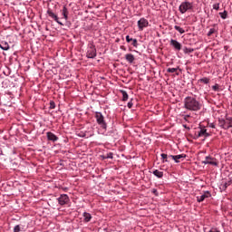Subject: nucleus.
<instances>
[{"label": "nucleus", "instance_id": "obj_1", "mask_svg": "<svg viewBox=\"0 0 232 232\" xmlns=\"http://www.w3.org/2000/svg\"><path fill=\"white\" fill-rule=\"evenodd\" d=\"M184 106L187 110H189L190 111H198V110L202 108L200 102L197 101V99L191 96L185 98Z\"/></svg>", "mask_w": 232, "mask_h": 232}, {"label": "nucleus", "instance_id": "obj_2", "mask_svg": "<svg viewBox=\"0 0 232 232\" xmlns=\"http://www.w3.org/2000/svg\"><path fill=\"white\" fill-rule=\"evenodd\" d=\"M218 125L220 126V128H223V130H229V128H232V118H218Z\"/></svg>", "mask_w": 232, "mask_h": 232}, {"label": "nucleus", "instance_id": "obj_3", "mask_svg": "<svg viewBox=\"0 0 232 232\" xmlns=\"http://www.w3.org/2000/svg\"><path fill=\"white\" fill-rule=\"evenodd\" d=\"M189 10H193V3L185 1L182 2L179 6V11L180 14H186V12H189Z\"/></svg>", "mask_w": 232, "mask_h": 232}, {"label": "nucleus", "instance_id": "obj_4", "mask_svg": "<svg viewBox=\"0 0 232 232\" xmlns=\"http://www.w3.org/2000/svg\"><path fill=\"white\" fill-rule=\"evenodd\" d=\"M198 132L195 133V139H200V137H204L205 139H208V137H211V134L208 132V130L206 127H202V125L199 124Z\"/></svg>", "mask_w": 232, "mask_h": 232}, {"label": "nucleus", "instance_id": "obj_5", "mask_svg": "<svg viewBox=\"0 0 232 232\" xmlns=\"http://www.w3.org/2000/svg\"><path fill=\"white\" fill-rule=\"evenodd\" d=\"M86 57H88V59H95V57H97V49H95V45L92 44H89L87 48Z\"/></svg>", "mask_w": 232, "mask_h": 232}, {"label": "nucleus", "instance_id": "obj_6", "mask_svg": "<svg viewBox=\"0 0 232 232\" xmlns=\"http://www.w3.org/2000/svg\"><path fill=\"white\" fill-rule=\"evenodd\" d=\"M202 164H205V165L209 164L210 166H215L216 168H218V161L217 160L216 158H213L211 156H207L205 158V160L202 161Z\"/></svg>", "mask_w": 232, "mask_h": 232}, {"label": "nucleus", "instance_id": "obj_7", "mask_svg": "<svg viewBox=\"0 0 232 232\" xmlns=\"http://www.w3.org/2000/svg\"><path fill=\"white\" fill-rule=\"evenodd\" d=\"M148 26H150V22L146 18H140L138 21V28L140 32H142V30H144V28H148Z\"/></svg>", "mask_w": 232, "mask_h": 232}, {"label": "nucleus", "instance_id": "obj_8", "mask_svg": "<svg viewBox=\"0 0 232 232\" xmlns=\"http://www.w3.org/2000/svg\"><path fill=\"white\" fill-rule=\"evenodd\" d=\"M58 204H60V206H66V204H68V202H70V197H68L67 194H62L58 198Z\"/></svg>", "mask_w": 232, "mask_h": 232}, {"label": "nucleus", "instance_id": "obj_9", "mask_svg": "<svg viewBox=\"0 0 232 232\" xmlns=\"http://www.w3.org/2000/svg\"><path fill=\"white\" fill-rule=\"evenodd\" d=\"M169 159H172V160L175 161L176 164H179L180 160H184V159H186V154L169 155Z\"/></svg>", "mask_w": 232, "mask_h": 232}, {"label": "nucleus", "instance_id": "obj_10", "mask_svg": "<svg viewBox=\"0 0 232 232\" xmlns=\"http://www.w3.org/2000/svg\"><path fill=\"white\" fill-rule=\"evenodd\" d=\"M170 46H172L174 48V50H176L177 52H180V50H182V44H180V43L177 40H173L171 39L169 42Z\"/></svg>", "mask_w": 232, "mask_h": 232}, {"label": "nucleus", "instance_id": "obj_11", "mask_svg": "<svg viewBox=\"0 0 232 232\" xmlns=\"http://www.w3.org/2000/svg\"><path fill=\"white\" fill-rule=\"evenodd\" d=\"M211 198V192L207 190V191H204V193L201 196L197 197V201L204 202V200H206V198Z\"/></svg>", "mask_w": 232, "mask_h": 232}, {"label": "nucleus", "instance_id": "obj_12", "mask_svg": "<svg viewBox=\"0 0 232 232\" xmlns=\"http://www.w3.org/2000/svg\"><path fill=\"white\" fill-rule=\"evenodd\" d=\"M47 14H48L49 17H52V19H53L55 21V23L60 24V26H64V24H63L61 21H59V17L52 10H48Z\"/></svg>", "mask_w": 232, "mask_h": 232}, {"label": "nucleus", "instance_id": "obj_13", "mask_svg": "<svg viewBox=\"0 0 232 232\" xmlns=\"http://www.w3.org/2000/svg\"><path fill=\"white\" fill-rule=\"evenodd\" d=\"M46 137L48 140H51L52 142H57V140H59V138L55 134L50 131L46 132Z\"/></svg>", "mask_w": 232, "mask_h": 232}, {"label": "nucleus", "instance_id": "obj_14", "mask_svg": "<svg viewBox=\"0 0 232 232\" xmlns=\"http://www.w3.org/2000/svg\"><path fill=\"white\" fill-rule=\"evenodd\" d=\"M97 122L98 124H100L101 128H102V130H106V128H108L107 124H106V121H104V117H97Z\"/></svg>", "mask_w": 232, "mask_h": 232}, {"label": "nucleus", "instance_id": "obj_15", "mask_svg": "<svg viewBox=\"0 0 232 232\" xmlns=\"http://www.w3.org/2000/svg\"><path fill=\"white\" fill-rule=\"evenodd\" d=\"M0 48L2 50H10V44H8V42L2 40L0 41Z\"/></svg>", "mask_w": 232, "mask_h": 232}, {"label": "nucleus", "instance_id": "obj_16", "mask_svg": "<svg viewBox=\"0 0 232 232\" xmlns=\"http://www.w3.org/2000/svg\"><path fill=\"white\" fill-rule=\"evenodd\" d=\"M125 59L130 64H132V63L135 61V56L131 53H127L125 54Z\"/></svg>", "mask_w": 232, "mask_h": 232}, {"label": "nucleus", "instance_id": "obj_17", "mask_svg": "<svg viewBox=\"0 0 232 232\" xmlns=\"http://www.w3.org/2000/svg\"><path fill=\"white\" fill-rule=\"evenodd\" d=\"M152 174L154 177H157V179H162V177H164V172L159 169H154Z\"/></svg>", "mask_w": 232, "mask_h": 232}, {"label": "nucleus", "instance_id": "obj_18", "mask_svg": "<svg viewBox=\"0 0 232 232\" xmlns=\"http://www.w3.org/2000/svg\"><path fill=\"white\" fill-rule=\"evenodd\" d=\"M62 14L63 16V19H65V21H68V8L66 7V5H63Z\"/></svg>", "mask_w": 232, "mask_h": 232}, {"label": "nucleus", "instance_id": "obj_19", "mask_svg": "<svg viewBox=\"0 0 232 232\" xmlns=\"http://www.w3.org/2000/svg\"><path fill=\"white\" fill-rule=\"evenodd\" d=\"M82 217H83L84 222H90V220H92V214L88 212H84Z\"/></svg>", "mask_w": 232, "mask_h": 232}, {"label": "nucleus", "instance_id": "obj_20", "mask_svg": "<svg viewBox=\"0 0 232 232\" xmlns=\"http://www.w3.org/2000/svg\"><path fill=\"white\" fill-rule=\"evenodd\" d=\"M174 30H176L177 32H179V34H185L186 31L184 30V28L179 26V25H175L174 26Z\"/></svg>", "mask_w": 232, "mask_h": 232}, {"label": "nucleus", "instance_id": "obj_21", "mask_svg": "<svg viewBox=\"0 0 232 232\" xmlns=\"http://www.w3.org/2000/svg\"><path fill=\"white\" fill-rule=\"evenodd\" d=\"M121 93L122 95V101H128V92L126 91H121Z\"/></svg>", "mask_w": 232, "mask_h": 232}, {"label": "nucleus", "instance_id": "obj_22", "mask_svg": "<svg viewBox=\"0 0 232 232\" xmlns=\"http://www.w3.org/2000/svg\"><path fill=\"white\" fill-rule=\"evenodd\" d=\"M21 231H24V230L22 227H20V225L14 226V232H21Z\"/></svg>", "mask_w": 232, "mask_h": 232}, {"label": "nucleus", "instance_id": "obj_23", "mask_svg": "<svg viewBox=\"0 0 232 232\" xmlns=\"http://www.w3.org/2000/svg\"><path fill=\"white\" fill-rule=\"evenodd\" d=\"M219 15H220L221 19H227V11L219 13Z\"/></svg>", "mask_w": 232, "mask_h": 232}, {"label": "nucleus", "instance_id": "obj_24", "mask_svg": "<svg viewBox=\"0 0 232 232\" xmlns=\"http://www.w3.org/2000/svg\"><path fill=\"white\" fill-rule=\"evenodd\" d=\"M200 82H203L204 84H209V79L207 77L201 78Z\"/></svg>", "mask_w": 232, "mask_h": 232}, {"label": "nucleus", "instance_id": "obj_25", "mask_svg": "<svg viewBox=\"0 0 232 232\" xmlns=\"http://www.w3.org/2000/svg\"><path fill=\"white\" fill-rule=\"evenodd\" d=\"M215 32H217V30L215 28H210L208 33V37H211V35H213V34H215Z\"/></svg>", "mask_w": 232, "mask_h": 232}, {"label": "nucleus", "instance_id": "obj_26", "mask_svg": "<svg viewBox=\"0 0 232 232\" xmlns=\"http://www.w3.org/2000/svg\"><path fill=\"white\" fill-rule=\"evenodd\" d=\"M160 157H161V159H162V162H163V163H164V162H168V154L162 153V154L160 155Z\"/></svg>", "mask_w": 232, "mask_h": 232}, {"label": "nucleus", "instance_id": "obj_27", "mask_svg": "<svg viewBox=\"0 0 232 232\" xmlns=\"http://www.w3.org/2000/svg\"><path fill=\"white\" fill-rule=\"evenodd\" d=\"M50 110H55V102L51 101L49 103Z\"/></svg>", "mask_w": 232, "mask_h": 232}, {"label": "nucleus", "instance_id": "obj_28", "mask_svg": "<svg viewBox=\"0 0 232 232\" xmlns=\"http://www.w3.org/2000/svg\"><path fill=\"white\" fill-rule=\"evenodd\" d=\"M179 70L178 68H169L167 69L168 73H175Z\"/></svg>", "mask_w": 232, "mask_h": 232}, {"label": "nucleus", "instance_id": "obj_29", "mask_svg": "<svg viewBox=\"0 0 232 232\" xmlns=\"http://www.w3.org/2000/svg\"><path fill=\"white\" fill-rule=\"evenodd\" d=\"M212 6H213V10H219L220 9V3H216Z\"/></svg>", "mask_w": 232, "mask_h": 232}, {"label": "nucleus", "instance_id": "obj_30", "mask_svg": "<svg viewBox=\"0 0 232 232\" xmlns=\"http://www.w3.org/2000/svg\"><path fill=\"white\" fill-rule=\"evenodd\" d=\"M132 46H134V48H137V46H139V43L137 42V39H132Z\"/></svg>", "mask_w": 232, "mask_h": 232}, {"label": "nucleus", "instance_id": "obj_31", "mask_svg": "<svg viewBox=\"0 0 232 232\" xmlns=\"http://www.w3.org/2000/svg\"><path fill=\"white\" fill-rule=\"evenodd\" d=\"M77 135H78V137H86V132H84V131H78Z\"/></svg>", "mask_w": 232, "mask_h": 232}, {"label": "nucleus", "instance_id": "obj_32", "mask_svg": "<svg viewBox=\"0 0 232 232\" xmlns=\"http://www.w3.org/2000/svg\"><path fill=\"white\" fill-rule=\"evenodd\" d=\"M104 159H113V154L111 152H109L105 155Z\"/></svg>", "mask_w": 232, "mask_h": 232}, {"label": "nucleus", "instance_id": "obj_33", "mask_svg": "<svg viewBox=\"0 0 232 232\" xmlns=\"http://www.w3.org/2000/svg\"><path fill=\"white\" fill-rule=\"evenodd\" d=\"M228 186H231V182H226L223 184V189H227Z\"/></svg>", "mask_w": 232, "mask_h": 232}, {"label": "nucleus", "instance_id": "obj_34", "mask_svg": "<svg viewBox=\"0 0 232 232\" xmlns=\"http://www.w3.org/2000/svg\"><path fill=\"white\" fill-rule=\"evenodd\" d=\"M131 101H133V99H131V100L127 103L128 108H133V102H132Z\"/></svg>", "mask_w": 232, "mask_h": 232}, {"label": "nucleus", "instance_id": "obj_35", "mask_svg": "<svg viewBox=\"0 0 232 232\" xmlns=\"http://www.w3.org/2000/svg\"><path fill=\"white\" fill-rule=\"evenodd\" d=\"M152 193H153V195H155L156 197H159V191L157 190V188H153V189H152Z\"/></svg>", "mask_w": 232, "mask_h": 232}, {"label": "nucleus", "instance_id": "obj_36", "mask_svg": "<svg viewBox=\"0 0 232 232\" xmlns=\"http://www.w3.org/2000/svg\"><path fill=\"white\" fill-rule=\"evenodd\" d=\"M205 232H220V231L218 230V228L213 227V228H211L210 230L205 231Z\"/></svg>", "mask_w": 232, "mask_h": 232}, {"label": "nucleus", "instance_id": "obj_37", "mask_svg": "<svg viewBox=\"0 0 232 232\" xmlns=\"http://www.w3.org/2000/svg\"><path fill=\"white\" fill-rule=\"evenodd\" d=\"M126 41H127L128 43H131V41H133V38H130V35H127V36H126Z\"/></svg>", "mask_w": 232, "mask_h": 232}, {"label": "nucleus", "instance_id": "obj_38", "mask_svg": "<svg viewBox=\"0 0 232 232\" xmlns=\"http://www.w3.org/2000/svg\"><path fill=\"white\" fill-rule=\"evenodd\" d=\"M212 90H214V92H217V90H218V84L213 85Z\"/></svg>", "mask_w": 232, "mask_h": 232}, {"label": "nucleus", "instance_id": "obj_39", "mask_svg": "<svg viewBox=\"0 0 232 232\" xmlns=\"http://www.w3.org/2000/svg\"><path fill=\"white\" fill-rule=\"evenodd\" d=\"M183 128H185L186 130H191V127H188L187 124H183Z\"/></svg>", "mask_w": 232, "mask_h": 232}, {"label": "nucleus", "instance_id": "obj_40", "mask_svg": "<svg viewBox=\"0 0 232 232\" xmlns=\"http://www.w3.org/2000/svg\"><path fill=\"white\" fill-rule=\"evenodd\" d=\"M184 121H186L188 122V118H187V117H185V118H184Z\"/></svg>", "mask_w": 232, "mask_h": 232}, {"label": "nucleus", "instance_id": "obj_41", "mask_svg": "<svg viewBox=\"0 0 232 232\" xmlns=\"http://www.w3.org/2000/svg\"><path fill=\"white\" fill-rule=\"evenodd\" d=\"M210 127H211V128H215V125H214V124H211Z\"/></svg>", "mask_w": 232, "mask_h": 232}, {"label": "nucleus", "instance_id": "obj_42", "mask_svg": "<svg viewBox=\"0 0 232 232\" xmlns=\"http://www.w3.org/2000/svg\"><path fill=\"white\" fill-rule=\"evenodd\" d=\"M186 117H189V115H186Z\"/></svg>", "mask_w": 232, "mask_h": 232}, {"label": "nucleus", "instance_id": "obj_43", "mask_svg": "<svg viewBox=\"0 0 232 232\" xmlns=\"http://www.w3.org/2000/svg\"><path fill=\"white\" fill-rule=\"evenodd\" d=\"M193 50H189V52H192Z\"/></svg>", "mask_w": 232, "mask_h": 232}]
</instances>
